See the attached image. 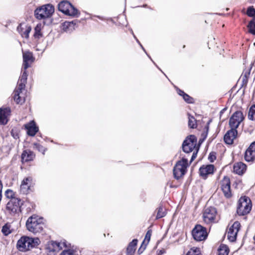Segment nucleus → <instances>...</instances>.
<instances>
[{
    "label": "nucleus",
    "instance_id": "obj_1",
    "mask_svg": "<svg viewBox=\"0 0 255 255\" xmlns=\"http://www.w3.org/2000/svg\"><path fill=\"white\" fill-rule=\"evenodd\" d=\"M22 74L18 81L17 87L13 92V99L17 104H22L25 101V97L23 95L22 90H24L25 87V83L27 81V73L26 69L22 68Z\"/></svg>",
    "mask_w": 255,
    "mask_h": 255
},
{
    "label": "nucleus",
    "instance_id": "obj_2",
    "mask_svg": "<svg viewBox=\"0 0 255 255\" xmlns=\"http://www.w3.org/2000/svg\"><path fill=\"white\" fill-rule=\"evenodd\" d=\"M43 221L44 219L42 217L36 215H32L26 221L27 229L34 234L41 232L45 226Z\"/></svg>",
    "mask_w": 255,
    "mask_h": 255
},
{
    "label": "nucleus",
    "instance_id": "obj_3",
    "mask_svg": "<svg viewBox=\"0 0 255 255\" xmlns=\"http://www.w3.org/2000/svg\"><path fill=\"white\" fill-rule=\"evenodd\" d=\"M58 9L66 15L78 17L80 12L69 1L63 0L58 4Z\"/></svg>",
    "mask_w": 255,
    "mask_h": 255
},
{
    "label": "nucleus",
    "instance_id": "obj_4",
    "mask_svg": "<svg viewBox=\"0 0 255 255\" xmlns=\"http://www.w3.org/2000/svg\"><path fill=\"white\" fill-rule=\"evenodd\" d=\"M252 207L251 200L249 197H241L238 201L237 213L240 216L247 215L251 211Z\"/></svg>",
    "mask_w": 255,
    "mask_h": 255
},
{
    "label": "nucleus",
    "instance_id": "obj_5",
    "mask_svg": "<svg viewBox=\"0 0 255 255\" xmlns=\"http://www.w3.org/2000/svg\"><path fill=\"white\" fill-rule=\"evenodd\" d=\"M54 12V6L47 4L37 8L34 11V15L37 19H42L50 17Z\"/></svg>",
    "mask_w": 255,
    "mask_h": 255
},
{
    "label": "nucleus",
    "instance_id": "obj_6",
    "mask_svg": "<svg viewBox=\"0 0 255 255\" xmlns=\"http://www.w3.org/2000/svg\"><path fill=\"white\" fill-rule=\"evenodd\" d=\"M188 166V160L183 157L181 160L178 161L175 164L173 169L174 177L178 179L185 174L186 168Z\"/></svg>",
    "mask_w": 255,
    "mask_h": 255
},
{
    "label": "nucleus",
    "instance_id": "obj_7",
    "mask_svg": "<svg viewBox=\"0 0 255 255\" xmlns=\"http://www.w3.org/2000/svg\"><path fill=\"white\" fill-rule=\"evenodd\" d=\"M20 202V200L18 198L11 199L6 204L7 212L11 215L18 214L21 212Z\"/></svg>",
    "mask_w": 255,
    "mask_h": 255
},
{
    "label": "nucleus",
    "instance_id": "obj_8",
    "mask_svg": "<svg viewBox=\"0 0 255 255\" xmlns=\"http://www.w3.org/2000/svg\"><path fill=\"white\" fill-rule=\"evenodd\" d=\"M197 144V138L194 135L188 136L182 143V149L186 153L192 152Z\"/></svg>",
    "mask_w": 255,
    "mask_h": 255
},
{
    "label": "nucleus",
    "instance_id": "obj_9",
    "mask_svg": "<svg viewBox=\"0 0 255 255\" xmlns=\"http://www.w3.org/2000/svg\"><path fill=\"white\" fill-rule=\"evenodd\" d=\"M193 238L197 241H202L207 237V233L206 228L200 225H197L192 230Z\"/></svg>",
    "mask_w": 255,
    "mask_h": 255
},
{
    "label": "nucleus",
    "instance_id": "obj_10",
    "mask_svg": "<svg viewBox=\"0 0 255 255\" xmlns=\"http://www.w3.org/2000/svg\"><path fill=\"white\" fill-rule=\"evenodd\" d=\"M217 211L215 208L209 207L205 209L203 213V219L207 224L215 223L217 216Z\"/></svg>",
    "mask_w": 255,
    "mask_h": 255
},
{
    "label": "nucleus",
    "instance_id": "obj_11",
    "mask_svg": "<svg viewBox=\"0 0 255 255\" xmlns=\"http://www.w3.org/2000/svg\"><path fill=\"white\" fill-rule=\"evenodd\" d=\"M241 225L239 222L236 221L229 228L227 233L228 239L231 242H234L237 238V234L240 229Z\"/></svg>",
    "mask_w": 255,
    "mask_h": 255
},
{
    "label": "nucleus",
    "instance_id": "obj_12",
    "mask_svg": "<svg viewBox=\"0 0 255 255\" xmlns=\"http://www.w3.org/2000/svg\"><path fill=\"white\" fill-rule=\"evenodd\" d=\"M221 189L224 196L227 198H230L232 196L231 191V182L229 178L225 177L221 181Z\"/></svg>",
    "mask_w": 255,
    "mask_h": 255
},
{
    "label": "nucleus",
    "instance_id": "obj_13",
    "mask_svg": "<svg viewBox=\"0 0 255 255\" xmlns=\"http://www.w3.org/2000/svg\"><path fill=\"white\" fill-rule=\"evenodd\" d=\"M23 65L22 68L27 69L30 66V64L34 62V57L32 52L30 51H22Z\"/></svg>",
    "mask_w": 255,
    "mask_h": 255
},
{
    "label": "nucleus",
    "instance_id": "obj_14",
    "mask_svg": "<svg viewBox=\"0 0 255 255\" xmlns=\"http://www.w3.org/2000/svg\"><path fill=\"white\" fill-rule=\"evenodd\" d=\"M244 157L247 162H253L255 160V141L252 142L247 148Z\"/></svg>",
    "mask_w": 255,
    "mask_h": 255
},
{
    "label": "nucleus",
    "instance_id": "obj_15",
    "mask_svg": "<svg viewBox=\"0 0 255 255\" xmlns=\"http://www.w3.org/2000/svg\"><path fill=\"white\" fill-rule=\"evenodd\" d=\"M238 134L236 128H231V129L227 131L224 135L225 142L229 144H232L234 139L236 138Z\"/></svg>",
    "mask_w": 255,
    "mask_h": 255
},
{
    "label": "nucleus",
    "instance_id": "obj_16",
    "mask_svg": "<svg viewBox=\"0 0 255 255\" xmlns=\"http://www.w3.org/2000/svg\"><path fill=\"white\" fill-rule=\"evenodd\" d=\"M32 180V178L31 177H27L23 179L20 186V191L21 193L23 194H26L28 193Z\"/></svg>",
    "mask_w": 255,
    "mask_h": 255
},
{
    "label": "nucleus",
    "instance_id": "obj_17",
    "mask_svg": "<svg viewBox=\"0 0 255 255\" xmlns=\"http://www.w3.org/2000/svg\"><path fill=\"white\" fill-rule=\"evenodd\" d=\"M214 170V166L213 165L202 166L199 169L200 175L203 178L206 179L208 175L213 173Z\"/></svg>",
    "mask_w": 255,
    "mask_h": 255
},
{
    "label": "nucleus",
    "instance_id": "obj_18",
    "mask_svg": "<svg viewBox=\"0 0 255 255\" xmlns=\"http://www.w3.org/2000/svg\"><path fill=\"white\" fill-rule=\"evenodd\" d=\"M17 248L21 251L29 250V246L28 243L27 237H21L16 244Z\"/></svg>",
    "mask_w": 255,
    "mask_h": 255
},
{
    "label": "nucleus",
    "instance_id": "obj_19",
    "mask_svg": "<svg viewBox=\"0 0 255 255\" xmlns=\"http://www.w3.org/2000/svg\"><path fill=\"white\" fill-rule=\"evenodd\" d=\"M25 128L27 129V134L31 136H34L38 131V128L36 126L34 121H31L26 125Z\"/></svg>",
    "mask_w": 255,
    "mask_h": 255
},
{
    "label": "nucleus",
    "instance_id": "obj_20",
    "mask_svg": "<svg viewBox=\"0 0 255 255\" xmlns=\"http://www.w3.org/2000/svg\"><path fill=\"white\" fill-rule=\"evenodd\" d=\"M76 20L72 21H65L62 23L61 29L66 32H71L75 29Z\"/></svg>",
    "mask_w": 255,
    "mask_h": 255
},
{
    "label": "nucleus",
    "instance_id": "obj_21",
    "mask_svg": "<svg viewBox=\"0 0 255 255\" xmlns=\"http://www.w3.org/2000/svg\"><path fill=\"white\" fill-rule=\"evenodd\" d=\"M31 30L30 26L28 25H25V27H23L22 24H19L17 28V30L20 34L22 37L28 38L29 37V33Z\"/></svg>",
    "mask_w": 255,
    "mask_h": 255
},
{
    "label": "nucleus",
    "instance_id": "obj_22",
    "mask_svg": "<svg viewBox=\"0 0 255 255\" xmlns=\"http://www.w3.org/2000/svg\"><path fill=\"white\" fill-rule=\"evenodd\" d=\"M246 170V165L243 162H240L234 164L233 170L235 173L239 175L243 174Z\"/></svg>",
    "mask_w": 255,
    "mask_h": 255
},
{
    "label": "nucleus",
    "instance_id": "obj_23",
    "mask_svg": "<svg viewBox=\"0 0 255 255\" xmlns=\"http://www.w3.org/2000/svg\"><path fill=\"white\" fill-rule=\"evenodd\" d=\"M34 155L30 150H24L21 154V160L22 162H28L33 160Z\"/></svg>",
    "mask_w": 255,
    "mask_h": 255
},
{
    "label": "nucleus",
    "instance_id": "obj_24",
    "mask_svg": "<svg viewBox=\"0 0 255 255\" xmlns=\"http://www.w3.org/2000/svg\"><path fill=\"white\" fill-rule=\"evenodd\" d=\"M137 239H133L130 243H129L127 249V255H132L136 249V246L137 243Z\"/></svg>",
    "mask_w": 255,
    "mask_h": 255
},
{
    "label": "nucleus",
    "instance_id": "obj_25",
    "mask_svg": "<svg viewBox=\"0 0 255 255\" xmlns=\"http://www.w3.org/2000/svg\"><path fill=\"white\" fill-rule=\"evenodd\" d=\"M27 240L29 249L36 247L40 243V240L38 238H32L27 237Z\"/></svg>",
    "mask_w": 255,
    "mask_h": 255
},
{
    "label": "nucleus",
    "instance_id": "obj_26",
    "mask_svg": "<svg viewBox=\"0 0 255 255\" xmlns=\"http://www.w3.org/2000/svg\"><path fill=\"white\" fill-rule=\"evenodd\" d=\"M247 27L249 32L255 35V16L249 22Z\"/></svg>",
    "mask_w": 255,
    "mask_h": 255
},
{
    "label": "nucleus",
    "instance_id": "obj_27",
    "mask_svg": "<svg viewBox=\"0 0 255 255\" xmlns=\"http://www.w3.org/2000/svg\"><path fill=\"white\" fill-rule=\"evenodd\" d=\"M218 255H228L229 253V248L225 245H221L219 248Z\"/></svg>",
    "mask_w": 255,
    "mask_h": 255
},
{
    "label": "nucleus",
    "instance_id": "obj_28",
    "mask_svg": "<svg viewBox=\"0 0 255 255\" xmlns=\"http://www.w3.org/2000/svg\"><path fill=\"white\" fill-rule=\"evenodd\" d=\"M41 24H37L34 28V33L33 35L35 39H39L43 36L42 33L41 32Z\"/></svg>",
    "mask_w": 255,
    "mask_h": 255
},
{
    "label": "nucleus",
    "instance_id": "obj_29",
    "mask_svg": "<svg viewBox=\"0 0 255 255\" xmlns=\"http://www.w3.org/2000/svg\"><path fill=\"white\" fill-rule=\"evenodd\" d=\"M231 117H234V119H236L238 121L242 122L244 120V117L243 115V113L242 112L240 111H237L235 112L233 115L231 116Z\"/></svg>",
    "mask_w": 255,
    "mask_h": 255
},
{
    "label": "nucleus",
    "instance_id": "obj_30",
    "mask_svg": "<svg viewBox=\"0 0 255 255\" xmlns=\"http://www.w3.org/2000/svg\"><path fill=\"white\" fill-rule=\"evenodd\" d=\"M241 122L236 119L234 120V117H231L229 121V125L231 128H237Z\"/></svg>",
    "mask_w": 255,
    "mask_h": 255
},
{
    "label": "nucleus",
    "instance_id": "obj_31",
    "mask_svg": "<svg viewBox=\"0 0 255 255\" xmlns=\"http://www.w3.org/2000/svg\"><path fill=\"white\" fill-rule=\"evenodd\" d=\"M166 215V212L165 209L162 206H160L157 209V213L156 218L160 219Z\"/></svg>",
    "mask_w": 255,
    "mask_h": 255
},
{
    "label": "nucleus",
    "instance_id": "obj_32",
    "mask_svg": "<svg viewBox=\"0 0 255 255\" xmlns=\"http://www.w3.org/2000/svg\"><path fill=\"white\" fill-rule=\"evenodd\" d=\"M188 126L192 128H195L197 127L196 120L193 116H189Z\"/></svg>",
    "mask_w": 255,
    "mask_h": 255
},
{
    "label": "nucleus",
    "instance_id": "obj_33",
    "mask_svg": "<svg viewBox=\"0 0 255 255\" xmlns=\"http://www.w3.org/2000/svg\"><path fill=\"white\" fill-rule=\"evenodd\" d=\"M248 118L251 120H255V105L250 108L248 113Z\"/></svg>",
    "mask_w": 255,
    "mask_h": 255
},
{
    "label": "nucleus",
    "instance_id": "obj_34",
    "mask_svg": "<svg viewBox=\"0 0 255 255\" xmlns=\"http://www.w3.org/2000/svg\"><path fill=\"white\" fill-rule=\"evenodd\" d=\"M10 225L8 224H5L2 228L1 232L4 236H7L11 233L10 229Z\"/></svg>",
    "mask_w": 255,
    "mask_h": 255
},
{
    "label": "nucleus",
    "instance_id": "obj_35",
    "mask_svg": "<svg viewBox=\"0 0 255 255\" xmlns=\"http://www.w3.org/2000/svg\"><path fill=\"white\" fill-rule=\"evenodd\" d=\"M33 148L38 150L39 152H41L43 154L46 150L44 147L37 143H33Z\"/></svg>",
    "mask_w": 255,
    "mask_h": 255
},
{
    "label": "nucleus",
    "instance_id": "obj_36",
    "mask_svg": "<svg viewBox=\"0 0 255 255\" xmlns=\"http://www.w3.org/2000/svg\"><path fill=\"white\" fill-rule=\"evenodd\" d=\"M250 74V72L249 71L244 72L243 75H242V81L244 84L247 83Z\"/></svg>",
    "mask_w": 255,
    "mask_h": 255
},
{
    "label": "nucleus",
    "instance_id": "obj_37",
    "mask_svg": "<svg viewBox=\"0 0 255 255\" xmlns=\"http://www.w3.org/2000/svg\"><path fill=\"white\" fill-rule=\"evenodd\" d=\"M182 97L184 100L187 103L192 104L194 102V99L187 94H184Z\"/></svg>",
    "mask_w": 255,
    "mask_h": 255
},
{
    "label": "nucleus",
    "instance_id": "obj_38",
    "mask_svg": "<svg viewBox=\"0 0 255 255\" xmlns=\"http://www.w3.org/2000/svg\"><path fill=\"white\" fill-rule=\"evenodd\" d=\"M10 112V109L9 108H0V115L1 114H2V116H5L6 117H7V116L9 115V114Z\"/></svg>",
    "mask_w": 255,
    "mask_h": 255
},
{
    "label": "nucleus",
    "instance_id": "obj_39",
    "mask_svg": "<svg viewBox=\"0 0 255 255\" xmlns=\"http://www.w3.org/2000/svg\"><path fill=\"white\" fill-rule=\"evenodd\" d=\"M151 234H152L151 230H148L147 231V232H146L144 240H143V241H145V244H146L147 245L148 244V243L150 241V237L151 236Z\"/></svg>",
    "mask_w": 255,
    "mask_h": 255
},
{
    "label": "nucleus",
    "instance_id": "obj_40",
    "mask_svg": "<svg viewBox=\"0 0 255 255\" xmlns=\"http://www.w3.org/2000/svg\"><path fill=\"white\" fill-rule=\"evenodd\" d=\"M247 14L249 16L252 17L255 15V9L253 7H249L247 11Z\"/></svg>",
    "mask_w": 255,
    "mask_h": 255
},
{
    "label": "nucleus",
    "instance_id": "obj_41",
    "mask_svg": "<svg viewBox=\"0 0 255 255\" xmlns=\"http://www.w3.org/2000/svg\"><path fill=\"white\" fill-rule=\"evenodd\" d=\"M75 252L73 250L68 249L63 251L60 255H75Z\"/></svg>",
    "mask_w": 255,
    "mask_h": 255
},
{
    "label": "nucleus",
    "instance_id": "obj_42",
    "mask_svg": "<svg viewBox=\"0 0 255 255\" xmlns=\"http://www.w3.org/2000/svg\"><path fill=\"white\" fill-rule=\"evenodd\" d=\"M51 246L53 247L52 251L54 252L58 251L61 248L60 244L59 242H53L51 243Z\"/></svg>",
    "mask_w": 255,
    "mask_h": 255
},
{
    "label": "nucleus",
    "instance_id": "obj_43",
    "mask_svg": "<svg viewBox=\"0 0 255 255\" xmlns=\"http://www.w3.org/2000/svg\"><path fill=\"white\" fill-rule=\"evenodd\" d=\"M5 195L6 197H7L8 198H11V199H13V198H14L13 197V196H14V193L13 192L10 190V189H7L5 192Z\"/></svg>",
    "mask_w": 255,
    "mask_h": 255
},
{
    "label": "nucleus",
    "instance_id": "obj_44",
    "mask_svg": "<svg viewBox=\"0 0 255 255\" xmlns=\"http://www.w3.org/2000/svg\"><path fill=\"white\" fill-rule=\"evenodd\" d=\"M147 246V244H145V241H143L141 245L140 246V248L138 250V254H141L145 249L146 247Z\"/></svg>",
    "mask_w": 255,
    "mask_h": 255
},
{
    "label": "nucleus",
    "instance_id": "obj_45",
    "mask_svg": "<svg viewBox=\"0 0 255 255\" xmlns=\"http://www.w3.org/2000/svg\"><path fill=\"white\" fill-rule=\"evenodd\" d=\"M2 114L0 115V124L1 125H5L7 123V117L5 116H2Z\"/></svg>",
    "mask_w": 255,
    "mask_h": 255
},
{
    "label": "nucleus",
    "instance_id": "obj_46",
    "mask_svg": "<svg viewBox=\"0 0 255 255\" xmlns=\"http://www.w3.org/2000/svg\"><path fill=\"white\" fill-rule=\"evenodd\" d=\"M209 123H208L207 125H206L205 127V130L202 133V136L203 138V140H204L207 136L208 130H209Z\"/></svg>",
    "mask_w": 255,
    "mask_h": 255
},
{
    "label": "nucleus",
    "instance_id": "obj_47",
    "mask_svg": "<svg viewBox=\"0 0 255 255\" xmlns=\"http://www.w3.org/2000/svg\"><path fill=\"white\" fill-rule=\"evenodd\" d=\"M210 162H213L216 158V153L215 152H211L210 153L208 157Z\"/></svg>",
    "mask_w": 255,
    "mask_h": 255
},
{
    "label": "nucleus",
    "instance_id": "obj_48",
    "mask_svg": "<svg viewBox=\"0 0 255 255\" xmlns=\"http://www.w3.org/2000/svg\"><path fill=\"white\" fill-rule=\"evenodd\" d=\"M198 149H196L195 151H194L191 158L190 162H192L195 158L197 157Z\"/></svg>",
    "mask_w": 255,
    "mask_h": 255
},
{
    "label": "nucleus",
    "instance_id": "obj_49",
    "mask_svg": "<svg viewBox=\"0 0 255 255\" xmlns=\"http://www.w3.org/2000/svg\"><path fill=\"white\" fill-rule=\"evenodd\" d=\"M176 91H177L178 94L182 97H183L184 95V94H186L183 91H182L178 88H177Z\"/></svg>",
    "mask_w": 255,
    "mask_h": 255
},
{
    "label": "nucleus",
    "instance_id": "obj_50",
    "mask_svg": "<svg viewBox=\"0 0 255 255\" xmlns=\"http://www.w3.org/2000/svg\"><path fill=\"white\" fill-rule=\"evenodd\" d=\"M186 255H198V254L197 253V252L195 251L191 250L187 253Z\"/></svg>",
    "mask_w": 255,
    "mask_h": 255
},
{
    "label": "nucleus",
    "instance_id": "obj_51",
    "mask_svg": "<svg viewBox=\"0 0 255 255\" xmlns=\"http://www.w3.org/2000/svg\"><path fill=\"white\" fill-rule=\"evenodd\" d=\"M11 134L12 136L13 137V138L15 139H17V138L19 137L18 134L17 133H14L13 130H11Z\"/></svg>",
    "mask_w": 255,
    "mask_h": 255
},
{
    "label": "nucleus",
    "instance_id": "obj_52",
    "mask_svg": "<svg viewBox=\"0 0 255 255\" xmlns=\"http://www.w3.org/2000/svg\"><path fill=\"white\" fill-rule=\"evenodd\" d=\"M130 32H131V34L133 35V37L135 38V39L136 40L137 43L140 46V44H141L140 43L139 41L138 40V39L136 38L135 35L134 34L133 32L132 29L130 30Z\"/></svg>",
    "mask_w": 255,
    "mask_h": 255
},
{
    "label": "nucleus",
    "instance_id": "obj_53",
    "mask_svg": "<svg viewBox=\"0 0 255 255\" xmlns=\"http://www.w3.org/2000/svg\"><path fill=\"white\" fill-rule=\"evenodd\" d=\"M227 110V108H224L223 109H222L220 112V117H221V116L222 115V114H224V113Z\"/></svg>",
    "mask_w": 255,
    "mask_h": 255
},
{
    "label": "nucleus",
    "instance_id": "obj_54",
    "mask_svg": "<svg viewBox=\"0 0 255 255\" xmlns=\"http://www.w3.org/2000/svg\"><path fill=\"white\" fill-rule=\"evenodd\" d=\"M140 46L141 47L142 49L146 53V51H145V49L144 48V47L142 46V45L141 44H140Z\"/></svg>",
    "mask_w": 255,
    "mask_h": 255
},
{
    "label": "nucleus",
    "instance_id": "obj_55",
    "mask_svg": "<svg viewBox=\"0 0 255 255\" xmlns=\"http://www.w3.org/2000/svg\"><path fill=\"white\" fill-rule=\"evenodd\" d=\"M97 17L101 19H102V18L100 16H97Z\"/></svg>",
    "mask_w": 255,
    "mask_h": 255
},
{
    "label": "nucleus",
    "instance_id": "obj_56",
    "mask_svg": "<svg viewBox=\"0 0 255 255\" xmlns=\"http://www.w3.org/2000/svg\"><path fill=\"white\" fill-rule=\"evenodd\" d=\"M148 57L152 60V59H151L150 56L148 55Z\"/></svg>",
    "mask_w": 255,
    "mask_h": 255
},
{
    "label": "nucleus",
    "instance_id": "obj_57",
    "mask_svg": "<svg viewBox=\"0 0 255 255\" xmlns=\"http://www.w3.org/2000/svg\"><path fill=\"white\" fill-rule=\"evenodd\" d=\"M158 70H160V71H162V70H161L160 68H158Z\"/></svg>",
    "mask_w": 255,
    "mask_h": 255
},
{
    "label": "nucleus",
    "instance_id": "obj_58",
    "mask_svg": "<svg viewBox=\"0 0 255 255\" xmlns=\"http://www.w3.org/2000/svg\"><path fill=\"white\" fill-rule=\"evenodd\" d=\"M158 70H160V71H162V70H161L160 68H158Z\"/></svg>",
    "mask_w": 255,
    "mask_h": 255
},
{
    "label": "nucleus",
    "instance_id": "obj_59",
    "mask_svg": "<svg viewBox=\"0 0 255 255\" xmlns=\"http://www.w3.org/2000/svg\"><path fill=\"white\" fill-rule=\"evenodd\" d=\"M158 70H160V71H162V70H161L160 68H158Z\"/></svg>",
    "mask_w": 255,
    "mask_h": 255
}]
</instances>
